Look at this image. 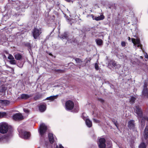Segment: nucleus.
<instances>
[{"label": "nucleus", "instance_id": "obj_1", "mask_svg": "<svg viewBox=\"0 0 148 148\" xmlns=\"http://www.w3.org/2000/svg\"><path fill=\"white\" fill-rule=\"evenodd\" d=\"M148 127L146 126L144 130L143 137L142 138L143 142L139 145V148H146V144L148 143Z\"/></svg>", "mask_w": 148, "mask_h": 148}, {"label": "nucleus", "instance_id": "obj_2", "mask_svg": "<svg viewBox=\"0 0 148 148\" xmlns=\"http://www.w3.org/2000/svg\"><path fill=\"white\" fill-rule=\"evenodd\" d=\"M8 124L5 122L0 123V133L2 134L7 133L9 130Z\"/></svg>", "mask_w": 148, "mask_h": 148}, {"label": "nucleus", "instance_id": "obj_3", "mask_svg": "<svg viewBox=\"0 0 148 148\" xmlns=\"http://www.w3.org/2000/svg\"><path fill=\"white\" fill-rule=\"evenodd\" d=\"M32 33L33 37L35 39H37L41 33V30L40 28H34L33 30Z\"/></svg>", "mask_w": 148, "mask_h": 148}, {"label": "nucleus", "instance_id": "obj_4", "mask_svg": "<svg viewBox=\"0 0 148 148\" xmlns=\"http://www.w3.org/2000/svg\"><path fill=\"white\" fill-rule=\"evenodd\" d=\"M19 135L21 137L25 139H28L29 138L30 134L29 132L20 131H19Z\"/></svg>", "mask_w": 148, "mask_h": 148}, {"label": "nucleus", "instance_id": "obj_5", "mask_svg": "<svg viewBox=\"0 0 148 148\" xmlns=\"http://www.w3.org/2000/svg\"><path fill=\"white\" fill-rule=\"evenodd\" d=\"M74 107L73 102L71 100L67 101L65 103V109L67 110H72Z\"/></svg>", "mask_w": 148, "mask_h": 148}, {"label": "nucleus", "instance_id": "obj_6", "mask_svg": "<svg viewBox=\"0 0 148 148\" xmlns=\"http://www.w3.org/2000/svg\"><path fill=\"white\" fill-rule=\"evenodd\" d=\"M134 112L137 115L138 118H141L142 116L143 112L142 110L138 106H136L134 108Z\"/></svg>", "mask_w": 148, "mask_h": 148}, {"label": "nucleus", "instance_id": "obj_7", "mask_svg": "<svg viewBox=\"0 0 148 148\" xmlns=\"http://www.w3.org/2000/svg\"><path fill=\"white\" fill-rule=\"evenodd\" d=\"M47 129V126L44 123L41 124L40 126L39 132L41 136L43 135Z\"/></svg>", "mask_w": 148, "mask_h": 148}, {"label": "nucleus", "instance_id": "obj_8", "mask_svg": "<svg viewBox=\"0 0 148 148\" xmlns=\"http://www.w3.org/2000/svg\"><path fill=\"white\" fill-rule=\"evenodd\" d=\"M105 142V139L103 138H101L99 140L98 144L99 148H105L106 147Z\"/></svg>", "mask_w": 148, "mask_h": 148}, {"label": "nucleus", "instance_id": "obj_9", "mask_svg": "<svg viewBox=\"0 0 148 148\" xmlns=\"http://www.w3.org/2000/svg\"><path fill=\"white\" fill-rule=\"evenodd\" d=\"M13 118L15 120H21L24 118L22 114L19 113H16L14 115Z\"/></svg>", "mask_w": 148, "mask_h": 148}, {"label": "nucleus", "instance_id": "obj_10", "mask_svg": "<svg viewBox=\"0 0 148 148\" xmlns=\"http://www.w3.org/2000/svg\"><path fill=\"white\" fill-rule=\"evenodd\" d=\"M132 42L134 45H137L138 47H141V45L140 43V40L139 39H135L134 38L132 39Z\"/></svg>", "mask_w": 148, "mask_h": 148}, {"label": "nucleus", "instance_id": "obj_11", "mask_svg": "<svg viewBox=\"0 0 148 148\" xmlns=\"http://www.w3.org/2000/svg\"><path fill=\"white\" fill-rule=\"evenodd\" d=\"M128 125L129 128L133 130L134 129L135 126L134 121L133 120H130L128 122Z\"/></svg>", "mask_w": 148, "mask_h": 148}, {"label": "nucleus", "instance_id": "obj_12", "mask_svg": "<svg viewBox=\"0 0 148 148\" xmlns=\"http://www.w3.org/2000/svg\"><path fill=\"white\" fill-rule=\"evenodd\" d=\"M48 137L50 143H52L55 141H56V138L53 136V134L49 133L48 134Z\"/></svg>", "mask_w": 148, "mask_h": 148}, {"label": "nucleus", "instance_id": "obj_13", "mask_svg": "<svg viewBox=\"0 0 148 148\" xmlns=\"http://www.w3.org/2000/svg\"><path fill=\"white\" fill-rule=\"evenodd\" d=\"M146 85L145 84L143 90L142 91V93L143 95L147 97H148V91Z\"/></svg>", "mask_w": 148, "mask_h": 148}, {"label": "nucleus", "instance_id": "obj_14", "mask_svg": "<svg viewBox=\"0 0 148 148\" xmlns=\"http://www.w3.org/2000/svg\"><path fill=\"white\" fill-rule=\"evenodd\" d=\"M39 110L40 112H44L46 110V106L45 104L40 105L39 107Z\"/></svg>", "mask_w": 148, "mask_h": 148}, {"label": "nucleus", "instance_id": "obj_15", "mask_svg": "<svg viewBox=\"0 0 148 148\" xmlns=\"http://www.w3.org/2000/svg\"><path fill=\"white\" fill-rule=\"evenodd\" d=\"M32 96V95L26 94H22L21 95V97L22 99H27Z\"/></svg>", "mask_w": 148, "mask_h": 148}, {"label": "nucleus", "instance_id": "obj_16", "mask_svg": "<svg viewBox=\"0 0 148 148\" xmlns=\"http://www.w3.org/2000/svg\"><path fill=\"white\" fill-rule=\"evenodd\" d=\"M85 122L86 125L89 127H91L92 126V123L91 121L88 119L85 120Z\"/></svg>", "mask_w": 148, "mask_h": 148}, {"label": "nucleus", "instance_id": "obj_17", "mask_svg": "<svg viewBox=\"0 0 148 148\" xmlns=\"http://www.w3.org/2000/svg\"><path fill=\"white\" fill-rule=\"evenodd\" d=\"M111 64L115 67V69H118L120 67L121 65L119 64H117L115 61H112Z\"/></svg>", "mask_w": 148, "mask_h": 148}, {"label": "nucleus", "instance_id": "obj_18", "mask_svg": "<svg viewBox=\"0 0 148 148\" xmlns=\"http://www.w3.org/2000/svg\"><path fill=\"white\" fill-rule=\"evenodd\" d=\"M104 18V16L103 15H101L100 16L97 17H95L94 19L97 21L103 20Z\"/></svg>", "mask_w": 148, "mask_h": 148}, {"label": "nucleus", "instance_id": "obj_19", "mask_svg": "<svg viewBox=\"0 0 148 148\" xmlns=\"http://www.w3.org/2000/svg\"><path fill=\"white\" fill-rule=\"evenodd\" d=\"M14 56L15 59L17 60H20L22 58V55L19 53L15 54L14 55Z\"/></svg>", "mask_w": 148, "mask_h": 148}, {"label": "nucleus", "instance_id": "obj_20", "mask_svg": "<svg viewBox=\"0 0 148 148\" xmlns=\"http://www.w3.org/2000/svg\"><path fill=\"white\" fill-rule=\"evenodd\" d=\"M61 39L63 40L64 39H66L69 42H71V43H72V41H69V40H68L67 38V34L65 32L64 33V34L62 36V37H61Z\"/></svg>", "mask_w": 148, "mask_h": 148}, {"label": "nucleus", "instance_id": "obj_21", "mask_svg": "<svg viewBox=\"0 0 148 148\" xmlns=\"http://www.w3.org/2000/svg\"><path fill=\"white\" fill-rule=\"evenodd\" d=\"M0 102H1L2 104L7 106L10 103V101L7 100H1Z\"/></svg>", "mask_w": 148, "mask_h": 148}, {"label": "nucleus", "instance_id": "obj_22", "mask_svg": "<svg viewBox=\"0 0 148 148\" xmlns=\"http://www.w3.org/2000/svg\"><path fill=\"white\" fill-rule=\"evenodd\" d=\"M56 96H51L48 97L46 98L47 100H50L51 101H53L55 99H56Z\"/></svg>", "mask_w": 148, "mask_h": 148}, {"label": "nucleus", "instance_id": "obj_23", "mask_svg": "<svg viewBox=\"0 0 148 148\" xmlns=\"http://www.w3.org/2000/svg\"><path fill=\"white\" fill-rule=\"evenodd\" d=\"M96 41L97 44L99 45H101L102 44V40L101 39H98L96 40Z\"/></svg>", "mask_w": 148, "mask_h": 148}, {"label": "nucleus", "instance_id": "obj_24", "mask_svg": "<svg viewBox=\"0 0 148 148\" xmlns=\"http://www.w3.org/2000/svg\"><path fill=\"white\" fill-rule=\"evenodd\" d=\"M136 100V98L134 97H131L130 99V102L131 104H132L134 103V101Z\"/></svg>", "mask_w": 148, "mask_h": 148}, {"label": "nucleus", "instance_id": "obj_25", "mask_svg": "<svg viewBox=\"0 0 148 148\" xmlns=\"http://www.w3.org/2000/svg\"><path fill=\"white\" fill-rule=\"evenodd\" d=\"M75 60L76 62L79 65H80L82 62V61L81 59L78 58H75Z\"/></svg>", "mask_w": 148, "mask_h": 148}, {"label": "nucleus", "instance_id": "obj_26", "mask_svg": "<svg viewBox=\"0 0 148 148\" xmlns=\"http://www.w3.org/2000/svg\"><path fill=\"white\" fill-rule=\"evenodd\" d=\"M5 139V136L0 134V142L4 141Z\"/></svg>", "mask_w": 148, "mask_h": 148}, {"label": "nucleus", "instance_id": "obj_27", "mask_svg": "<svg viewBox=\"0 0 148 148\" xmlns=\"http://www.w3.org/2000/svg\"><path fill=\"white\" fill-rule=\"evenodd\" d=\"M6 115V113L5 112H0V118L4 117Z\"/></svg>", "mask_w": 148, "mask_h": 148}, {"label": "nucleus", "instance_id": "obj_28", "mask_svg": "<svg viewBox=\"0 0 148 148\" xmlns=\"http://www.w3.org/2000/svg\"><path fill=\"white\" fill-rule=\"evenodd\" d=\"M10 62L11 64H16V61L14 59L11 60L10 61Z\"/></svg>", "mask_w": 148, "mask_h": 148}, {"label": "nucleus", "instance_id": "obj_29", "mask_svg": "<svg viewBox=\"0 0 148 148\" xmlns=\"http://www.w3.org/2000/svg\"><path fill=\"white\" fill-rule=\"evenodd\" d=\"M95 68L96 70H98L99 69V66L98 65V64L97 63L95 64Z\"/></svg>", "mask_w": 148, "mask_h": 148}, {"label": "nucleus", "instance_id": "obj_30", "mask_svg": "<svg viewBox=\"0 0 148 148\" xmlns=\"http://www.w3.org/2000/svg\"><path fill=\"white\" fill-rule=\"evenodd\" d=\"M8 58L9 60H12L14 59L13 56L11 54H9L8 57Z\"/></svg>", "mask_w": 148, "mask_h": 148}, {"label": "nucleus", "instance_id": "obj_31", "mask_svg": "<svg viewBox=\"0 0 148 148\" xmlns=\"http://www.w3.org/2000/svg\"><path fill=\"white\" fill-rule=\"evenodd\" d=\"M56 148H64L60 144L59 145H57Z\"/></svg>", "mask_w": 148, "mask_h": 148}, {"label": "nucleus", "instance_id": "obj_32", "mask_svg": "<svg viewBox=\"0 0 148 148\" xmlns=\"http://www.w3.org/2000/svg\"><path fill=\"white\" fill-rule=\"evenodd\" d=\"M56 71L59 73H63L64 72V71L62 70L58 69L56 70Z\"/></svg>", "mask_w": 148, "mask_h": 148}, {"label": "nucleus", "instance_id": "obj_33", "mask_svg": "<svg viewBox=\"0 0 148 148\" xmlns=\"http://www.w3.org/2000/svg\"><path fill=\"white\" fill-rule=\"evenodd\" d=\"M121 45L122 47H125V42L123 41L121 42Z\"/></svg>", "mask_w": 148, "mask_h": 148}, {"label": "nucleus", "instance_id": "obj_34", "mask_svg": "<svg viewBox=\"0 0 148 148\" xmlns=\"http://www.w3.org/2000/svg\"><path fill=\"white\" fill-rule=\"evenodd\" d=\"M23 110L26 113H28L29 112V111L27 109H24Z\"/></svg>", "mask_w": 148, "mask_h": 148}, {"label": "nucleus", "instance_id": "obj_35", "mask_svg": "<svg viewBox=\"0 0 148 148\" xmlns=\"http://www.w3.org/2000/svg\"><path fill=\"white\" fill-rule=\"evenodd\" d=\"M93 121L94 122L96 123H98L99 122V121L98 120L96 119H94Z\"/></svg>", "mask_w": 148, "mask_h": 148}, {"label": "nucleus", "instance_id": "obj_36", "mask_svg": "<svg viewBox=\"0 0 148 148\" xmlns=\"http://www.w3.org/2000/svg\"><path fill=\"white\" fill-rule=\"evenodd\" d=\"M146 120L148 122V118H146L145 117H143L142 119V120L144 121V120Z\"/></svg>", "mask_w": 148, "mask_h": 148}, {"label": "nucleus", "instance_id": "obj_37", "mask_svg": "<svg viewBox=\"0 0 148 148\" xmlns=\"http://www.w3.org/2000/svg\"><path fill=\"white\" fill-rule=\"evenodd\" d=\"M114 123L115 124V125L116 127L118 128V126H117V121H114Z\"/></svg>", "mask_w": 148, "mask_h": 148}, {"label": "nucleus", "instance_id": "obj_38", "mask_svg": "<svg viewBox=\"0 0 148 148\" xmlns=\"http://www.w3.org/2000/svg\"><path fill=\"white\" fill-rule=\"evenodd\" d=\"M145 58H146L148 59V55L147 53H146L145 55Z\"/></svg>", "mask_w": 148, "mask_h": 148}, {"label": "nucleus", "instance_id": "obj_39", "mask_svg": "<svg viewBox=\"0 0 148 148\" xmlns=\"http://www.w3.org/2000/svg\"><path fill=\"white\" fill-rule=\"evenodd\" d=\"M99 100L102 103H103L104 102V100L103 99H99Z\"/></svg>", "mask_w": 148, "mask_h": 148}, {"label": "nucleus", "instance_id": "obj_40", "mask_svg": "<svg viewBox=\"0 0 148 148\" xmlns=\"http://www.w3.org/2000/svg\"><path fill=\"white\" fill-rule=\"evenodd\" d=\"M91 16H92V19H93V20H95V19H94L95 17H94V16L93 15H92V14L91 15Z\"/></svg>", "mask_w": 148, "mask_h": 148}, {"label": "nucleus", "instance_id": "obj_41", "mask_svg": "<svg viewBox=\"0 0 148 148\" xmlns=\"http://www.w3.org/2000/svg\"><path fill=\"white\" fill-rule=\"evenodd\" d=\"M68 2H70L71 1V0H65Z\"/></svg>", "mask_w": 148, "mask_h": 148}, {"label": "nucleus", "instance_id": "obj_42", "mask_svg": "<svg viewBox=\"0 0 148 148\" xmlns=\"http://www.w3.org/2000/svg\"><path fill=\"white\" fill-rule=\"evenodd\" d=\"M90 62V60H87V62Z\"/></svg>", "mask_w": 148, "mask_h": 148}, {"label": "nucleus", "instance_id": "obj_43", "mask_svg": "<svg viewBox=\"0 0 148 148\" xmlns=\"http://www.w3.org/2000/svg\"><path fill=\"white\" fill-rule=\"evenodd\" d=\"M108 148H111V145H109V147H108Z\"/></svg>", "mask_w": 148, "mask_h": 148}, {"label": "nucleus", "instance_id": "obj_44", "mask_svg": "<svg viewBox=\"0 0 148 148\" xmlns=\"http://www.w3.org/2000/svg\"><path fill=\"white\" fill-rule=\"evenodd\" d=\"M128 40H130V37H128Z\"/></svg>", "mask_w": 148, "mask_h": 148}, {"label": "nucleus", "instance_id": "obj_45", "mask_svg": "<svg viewBox=\"0 0 148 148\" xmlns=\"http://www.w3.org/2000/svg\"><path fill=\"white\" fill-rule=\"evenodd\" d=\"M38 148H40V147H38Z\"/></svg>", "mask_w": 148, "mask_h": 148}, {"label": "nucleus", "instance_id": "obj_46", "mask_svg": "<svg viewBox=\"0 0 148 148\" xmlns=\"http://www.w3.org/2000/svg\"><path fill=\"white\" fill-rule=\"evenodd\" d=\"M141 57V58H142V57Z\"/></svg>", "mask_w": 148, "mask_h": 148}]
</instances>
